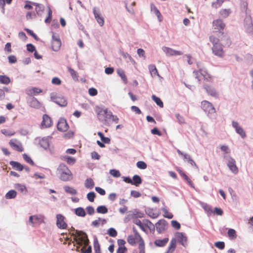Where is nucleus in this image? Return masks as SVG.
Returning <instances> with one entry per match:
<instances>
[{"mask_svg": "<svg viewBox=\"0 0 253 253\" xmlns=\"http://www.w3.org/2000/svg\"><path fill=\"white\" fill-rule=\"evenodd\" d=\"M95 112L99 121L101 122H105L109 124L110 122L116 124L119 123V119L116 115L113 114L112 112L109 110L108 108H104L99 106H96Z\"/></svg>", "mask_w": 253, "mask_h": 253, "instance_id": "1", "label": "nucleus"}, {"mask_svg": "<svg viewBox=\"0 0 253 253\" xmlns=\"http://www.w3.org/2000/svg\"><path fill=\"white\" fill-rule=\"evenodd\" d=\"M74 230L76 233H72V236L74 237V240L76 241V244L78 245L76 247V251L78 252H80V248L83 245L86 246H88L89 243V240L88 238L87 235L85 232L82 230Z\"/></svg>", "mask_w": 253, "mask_h": 253, "instance_id": "2", "label": "nucleus"}, {"mask_svg": "<svg viewBox=\"0 0 253 253\" xmlns=\"http://www.w3.org/2000/svg\"><path fill=\"white\" fill-rule=\"evenodd\" d=\"M210 42L213 44L212 51L213 53L218 57H223L224 52L222 48V45L219 43V39L212 35L209 38Z\"/></svg>", "mask_w": 253, "mask_h": 253, "instance_id": "3", "label": "nucleus"}, {"mask_svg": "<svg viewBox=\"0 0 253 253\" xmlns=\"http://www.w3.org/2000/svg\"><path fill=\"white\" fill-rule=\"evenodd\" d=\"M50 100L61 107H65L67 105V101L62 95H58L56 92H51L50 94Z\"/></svg>", "mask_w": 253, "mask_h": 253, "instance_id": "4", "label": "nucleus"}, {"mask_svg": "<svg viewBox=\"0 0 253 253\" xmlns=\"http://www.w3.org/2000/svg\"><path fill=\"white\" fill-rule=\"evenodd\" d=\"M58 170L60 172V179L61 180L66 181L70 180L71 172L65 164H60Z\"/></svg>", "mask_w": 253, "mask_h": 253, "instance_id": "5", "label": "nucleus"}, {"mask_svg": "<svg viewBox=\"0 0 253 253\" xmlns=\"http://www.w3.org/2000/svg\"><path fill=\"white\" fill-rule=\"evenodd\" d=\"M212 25L214 29L218 30L217 32H218L217 35L218 38H220V35L222 36L224 34L223 30L225 25L221 19H218L213 20L212 22Z\"/></svg>", "mask_w": 253, "mask_h": 253, "instance_id": "6", "label": "nucleus"}, {"mask_svg": "<svg viewBox=\"0 0 253 253\" xmlns=\"http://www.w3.org/2000/svg\"><path fill=\"white\" fill-rule=\"evenodd\" d=\"M225 158L228 162L227 166L229 169L234 174H237L238 172V169L236 165V161L234 159L230 156H224Z\"/></svg>", "mask_w": 253, "mask_h": 253, "instance_id": "7", "label": "nucleus"}, {"mask_svg": "<svg viewBox=\"0 0 253 253\" xmlns=\"http://www.w3.org/2000/svg\"><path fill=\"white\" fill-rule=\"evenodd\" d=\"M50 137H44L42 139H39V144L41 147L43 148L44 150H48L49 153L51 155L54 153V149L52 148H50L49 146V138Z\"/></svg>", "mask_w": 253, "mask_h": 253, "instance_id": "8", "label": "nucleus"}, {"mask_svg": "<svg viewBox=\"0 0 253 253\" xmlns=\"http://www.w3.org/2000/svg\"><path fill=\"white\" fill-rule=\"evenodd\" d=\"M202 109L208 114H212L215 113V109L212 104L210 102L204 100L201 102Z\"/></svg>", "mask_w": 253, "mask_h": 253, "instance_id": "9", "label": "nucleus"}, {"mask_svg": "<svg viewBox=\"0 0 253 253\" xmlns=\"http://www.w3.org/2000/svg\"><path fill=\"white\" fill-rule=\"evenodd\" d=\"M155 226L158 233L161 234L167 229L168 222L165 219H161L155 224Z\"/></svg>", "mask_w": 253, "mask_h": 253, "instance_id": "10", "label": "nucleus"}, {"mask_svg": "<svg viewBox=\"0 0 253 253\" xmlns=\"http://www.w3.org/2000/svg\"><path fill=\"white\" fill-rule=\"evenodd\" d=\"M203 88L206 90L208 95L212 96L215 98H218V92L216 90V89L214 87L211 86L208 84H204Z\"/></svg>", "mask_w": 253, "mask_h": 253, "instance_id": "11", "label": "nucleus"}, {"mask_svg": "<svg viewBox=\"0 0 253 253\" xmlns=\"http://www.w3.org/2000/svg\"><path fill=\"white\" fill-rule=\"evenodd\" d=\"M232 126L235 129L236 132L240 135L242 138L246 137V133L244 129L239 126V123L235 121L232 122Z\"/></svg>", "mask_w": 253, "mask_h": 253, "instance_id": "12", "label": "nucleus"}, {"mask_svg": "<svg viewBox=\"0 0 253 253\" xmlns=\"http://www.w3.org/2000/svg\"><path fill=\"white\" fill-rule=\"evenodd\" d=\"M9 144L13 149L18 151L22 152L24 150L22 143L16 139H12L9 142Z\"/></svg>", "mask_w": 253, "mask_h": 253, "instance_id": "13", "label": "nucleus"}, {"mask_svg": "<svg viewBox=\"0 0 253 253\" xmlns=\"http://www.w3.org/2000/svg\"><path fill=\"white\" fill-rule=\"evenodd\" d=\"M57 128L58 130L61 131H66L69 128L68 125L66 120L64 118H61L57 123Z\"/></svg>", "mask_w": 253, "mask_h": 253, "instance_id": "14", "label": "nucleus"}, {"mask_svg": "<svg viewBox=\"0 0 253 253\" xmlns=\"http://www.w3.org/2000/svg\"><path fill=\"white\" fill-rule=\"evenodd\" d=\"M56 225L60 228L64 229L67 227V224L64 221V216L61 214L56 215Z\"/></svg>", "mask_w": 253, "mask_h": 253, "instance_id": "15", "label": "nucleus"}, {"mask_svg": "<svg viewBox=\"0 0 253 253\" xmlns=\"http://www.w3.org/2000/svg\"><path fill=\"white\" fill-rule=\"evenodd\" d=\"M176 238L178 242L184 247L187 245V238L185 234L182 232H177Z\"/></svg>", "mask_w": 253, "mask_h": 253, "instance_id": "16", "label": "nucleus"}, {"mask_svg": "<svg viewBox=\"0 0 253 253\" xmlns=\"http://www.w3.org/2000/svg\"><path fill=\"white\" fill-rule=\"evenodd\" d=\"M52 125V120L51 118L46 114H44L42 116V121L41 126L42 127H49Z\"/></svg>", "mask_w": 253, "mask_h": 253, "instance_id": "17", "label": "nucleus"}, {"mask_svg": "<svg viewBox=\"0 0 253 253\" xmlns=\"http://www.w3.org/2000/svg\"><path fill=\"white\" fill-rule=\"evenodd\" d=\"M29 106L34 108H39L41 106L40 102L34 97H31L27 99Z\"/></svg>", "mask_w": 253, "mask_h": 253, "instance_id": "18", "label": "nucleus"}, {"mask_svg": "<svg viewBox=\"0 0 253 253\" xmlns=\"http://www.w3.org/2000/svg\"><path fill=\"white\" fill-rule=\"evenodd\" d=\"M93 12L98 23L100 26H102L104 25V20L103 17L101 16L99 10H97L95 8H94Z\"/></svg>", "mask_w": 253, "mask_h": 253, "instance_id": "19", "label": "nucleus"}, {"mask_svg": "<svg viewBox=\"0 0 253 253\" xmlns=\"http://www.w3.org/2000/svg\"><path fill=\"white\" fill-rule=\"evenodd\" d=\"M253 26V23L252 21V19L251 16V14H249L248 15H246L244 22V26L246 31L248 29L250 28V27Z\"/></svg>", "mask_w": 253, "mask_h": 253, "instance_id": "20", "label": "nucleus"}, {"mask_svg": "<svg viewBox=\"0 0 253 253\" xmlns=\"http://www.w3.org/2000/svg\"><path fill=\"white\" fill-rule=\"evenodd\" d=\"M240 5L241 11L245 13L246 15H248L249 14H251L248 10V3L247 0H240Z\"/></svg>", "mask_w": 253, "mask_h": 253, "instance_id": "21", "label": "nucleus"}, {"mask_svg": "<svg viewBox=\"0 0 253 253\" xmlns=\"http://www.w3.org/2000/svg\"><path fill=\"white\" fill-rule=\"evenodd\" d=\"M218 38L219 39V41L221 40L223 42V44L224 46L228 47L231 44V41L229 37L227 35H220V38Z\"/></svg>", "mask_w": 253, "mask_h": 253, "instance_id": "22", "label": "nucleus"}, {"mask_svg": "<svg viewBox=\"0 0 253 253\" xmlns=\"http://www.w3.org/2000/svg\"><path fill=\"white\" fill-rule=\"evenodd\" d=\"M142 182V180L141 177L139 175L136 174L132 177L131 184L136 186H138L140 184H141Z\"/></svg>", "mask_w": 253, "mask_h": 253, "instance_id": "23", "label": "nucleus"}, {"mask_svg": "<svg viewBox=\"0 0 253 253\" xmlns=\"http://www.w3.org/2000/svg\"><path fill=\"white\" fill-rule=\"evenodd\" d=\"M148 68L150 71V73L151 74V75L152 77H154L156 76H157L159 77H160V75L159 74V73L158 72V70L156 67V66L153 64L149 65L148 66Z\"/></svg>", "mask_w": 253, "mask_h": 253, "instance_id": "24", "label": "nucleus"}, {"mask_svg": "<svg viewBox=\"0 0 253 253\" xmlns=\"http://www.w3.org/2000/svg\"><path fill=\"white\" fill-rule=\"evenodd\" d=\"M61 45V42L60 39H56L55 41L52 42V48L53 50L57 51L59 50Z\"/></svg>", "mask_w": 253, "mask_h": 253, "instance_id": "25", "label": "nucleus"}, {"mask_svg": "<svg viewBox=\"0 0 253 253\" xmlns=\"http://www.w3.org/2000/svg\"><path fill=\"white\" fill-rule=\"evenodd\" d=\"M93 247L95 253H101L100 244L96 236L93 238Z\"/></svg>", "mask_w": 253, "mask_h": 253, "instance_id": "26", "label": "nucleus"}, {"mask_svg": "<svg viewBox=\"0 0 253 253\" xmlns=\"http://www.w3.org/2000/svg\"><path fill=\"white\" fill-rule=\"evenodd\" d=\"M9 164L17 170L22 171L24 169V166L18 162L10 161Z\"/></svg>", "mask_w": 253, "mask_h": 253, "instance_id": "27", "label": "nucleus"}, {"mask_svg": "<svg viewBox=\"0 0 253 253\" xmlns=\"http://www.w3.org/2000/svg\"><path fill=\"white\" fill-rule=\"evenodd\" d=\"M168 241H169V238H165L163 239V240H160V239L156 240L155 241L154 244L156 246H158V247H164L166 245V244L168 242Z\"/></svg>", "mask_w": 253, "mask_h": 253, "instance_id": "28", "label": "nucleus"}, {"mask_svg": "<svg viewBox=\"0 0 253 253\" xmlns=\"http://www.w3.org/2000/svg\"><path fill=\"white\" fill-rule=\"evenodd\" d=\"M179 173L180 175L183 177V178L187 182L188 184L191 187L194 188V185L192 181L188 177V176L181 170H179Z\"/></svg>", "mask_w": 253, "mask_h": 253, "instance_id": "29", "label": "nucleus"}, {"mask_svg": "<svg viewBox=\"0 0 253 253\" xmlns=\"http://www.w3.org/2000/svg\"><path fill=\"white\" fill-rule=\"evenodd\" d=\"M75 213L78 216L84 217L86 215L85 211L83 208L79 207L75 209Z\"/></svg>", "mask_w": 253, "mask_h": 253, "instance_id": "30", "label": "nucleus"}, {"mask_svg": "<svg viewBox=\"0 0 253 253\" xmlns=\"http://www.w3.org/2000/svg\"><path fill=\"white\" fill-rule=\"evenodd\" d=\"M94 186V182L91 178H87L84 182V186L85 188L91 189Z\"/></svg>", "mask_w": 253, "mask_h": 253, "instance_id": "31", "label": "nucleus"}, {"mask_svg": "<svg viewBox=\"0 0 253 253\" xmlns=\"http://www.w3.org/2000/svg\"><path fill=\"white\" fill-rule=\"evenodd\" d=\"M200 72L204 77L205 80L209 81L208 78H211V75L208 73L205 68H199Z\"/></svg>", "mask_w": 253, "mask_h": 253, "instance_id": "32", "label": "nucleus"}, {"mask_svg": "<svg viewBox=\"0 0 253 253\" xmlns=\"http://www.w3.org/2000/svg\"><path fill=\"white\" fill-rule=\"evenodd\" d=\"M17 192L14 190H10L5 195L6 199H11L15 198L17 196Z\"/></svg>", "mask_w": 253, "mask_h": 253, "instance_id": "33", "label": "nucleus"}, {"mask_svg": "<svg viewBox=\"0 0 253 253\" xmlns=\"http://www.w3.org/2000/svg\"><path fill=\"white\" fill-rule=\"evenodd\" d=\"M183 159L184 160H187V162L192 166H195L197 168H198V166H197L195 162L194 161V160L191 158L190 155L188 154H185L184 155Z\"/></svg>", "mask_w": 253, "mask_h": 253, "instance_id": "34", "label": "nucleus"}, {"mask_svg": "<svg viewBox=\"0 0 253 253\" xmlns=\"http://www.w3.org/2000/svg\"><path fill=\"white\" fill-rule=\"evenodd\" d=\"M145 225L149 228L151 232L154 233L155 230V226L153 223L148 219L144 220Z\"/></svg>", "mask_w": 253, "mask_h": 253, "instance_id": "35", "label": "nucleus"}, {"mask_svg": "<svg viewBox=\"0 0 253 253\" xmlns=\"http://www.w3.org/2000/svg\"><path fill=\"white\" fill-rule=\"evenodd\" d=\"M64 189L66 193H69L71 195H76L77 193L76 189L69 186H65L64 187Z\"/></svg>", "mask_w": 253, "mask_h": 253, "instance_id": "36", "label": "nucleus"}, {"mask_svg": "<svg viewBox=\"0 0 253 253\" xmlns=\"http://www.w3.org/2000/svg\"><path fill=\"white\" fill-rule=\"evenodd\" d=\"M68 69L73 80L75 81H78L79 76L77 72L71 67H68Z\"/></svg>", "mask_w": 253, "mask_h": 253, "instance_id": "37", "label": "nucleus"}, {"mask_svg": "<svg viewBox=\"0 0 253 253\" xmlns=\"http://www.w3.org/2000/svg\"><path fill=\"white\" fill-rule=\"evenodd\" d=\"M14 188L18 189L21 192H25V194L27 192L26 187L24 185H22L20 183H16L14 184Z\"/></svg>", "mask_w": 253, "mask_h": 253, "instance_id": "38", "label": "nucleus"}, {"mask_svg": "<svg viewBox=\"0 0 253 253\" xmlns=\"http://www.w3.org/2000/svg\"><path fill=\"white\" fill-rule=\"evenodd\" d=\"M117 73L119 75V76L121 78L122 80L123 81L125 84H127V80L126 77L125 75V72L124 70L122 69L117 70Z\"/></svg>", "mask_w": 253, "mask_h": 253, "instance_id": "39", "label": "nucleus"}, {"mask_svg": "<svg viewBox=\"0 0 253 253\" xmlns=\"http://www.w3.org/2000/svg\"><path fill=\"white\" fill-rule=\"evenodd\" d=\"M152 98L160 107L163 108L164 107L163 102L159 97L156 96L155 95H152Z\"/></svg>", "mask_w": 253, "mask_h": 253, "instance_id": "40", "label": "nucleus"}, {"mask_svg": "<svg viewBox=\"0 0 253 253\" xmlns=\"http://www.w3.org/2000/svg\"><path fill=\"white\" fill-rule=\"evenodd\" d=\"M10 82V79L8 77L5 75L0 76V83L4 84H8Z\"/></svg>", "mask_w": 253, "mask_h": 253, "instance_id": "41", "label": "nucleus"}, {"mask_svg": "<svg viewBox=\"0 0 253 253\" xmlns=\"http://www.w3.org/2000/svg\"><path fill=\"white\" fill-rule=\"evenodd\" d=\"M176 240L175 238H172L169 244V246L168 248V249H169V251L171 250V253H172L174 250H175L176 248Z\"/></svg>", "mask_w": 253, "mask_h": 253, "instance_id": "42", "label": "nucleus"}, {"mask_svg": "<svg viewBox=\"0 0 253 253\" xmlns=\"http://www.w3.org/2000/svg\"><path fill=\"white\" fill-rule=\"evenodd\" d=\"M97 212L99 213L105 214L108 212V209L105 206H98L96 209Z\"/></svg>", "mask_w": 253, "mask_h": 253, "instance_id": "43", "label": "nucleus"}, {"mask_svg": "<svg viewBox=\"0 0 253 253\" xmlns=\"http://www.w3.org/2000/svg\"><path fill=\"white\" fill-rule=\"evenodd\" d=\"M145 211L147 215L152 218H156L158 216V214L155 213L151 209L148 208L145 210Z\"/></svg>", "mask_w": 253, "mask_h": 253, "instance_id": "44", "label": "nucleus"}, {"mask_svg": "<svg viewBox=\"0 0 253 253\" xmlns=\"http://www.w3.org/2000/svg\"><path fill=\"white\" fill-rule=\"evenodd\" d=\"M227 234L230 239H235L237 237L236 231L233 229H229L228 230Z\"/></svg>", "mask_w": 253, "mask_h": 253, "instance_id": "45", "label": "nucleus"}, {"mask_svg": "<svg viewBox=\"0 0 253 253\" xmlns=\"http://www.w3.org/2000/svg\"><path fill=\"white\" fill-rule=\"evenodd\" d=\"M163 50L168 56L174 55V50L172 49V48L167 47H164L163 48Z\"/></svg>", "mask_w": 253, "mask_h": 253, "instance_id": "46", "label": "nucleus"}, {"mask_svg": "<svg viewBox=\"0 0 253 253\" xmlns=\"http://www.w3.org/2000/svg\"><path fill=\"white\" fill-rule=\"evenodd\" d=\"M161 210L164 213V214L163 215L165 217L169 219L172 218L173 214L169 212L166 208H162Z\"/></svg>", "mask_w": 253, "mask_h": 253, "instance_id": "47", "label": "nucleus"}, {"mask_svg": "<svg viewBox=\"0 0 253 253\" xmlns=\"http://www.w3.org/2000/svg\"><path fill=\"white\" fill-rule=\"evenodd\" d=\"M127 242L131 246H134L136 244V238L134 236L130 235L127 237Z\"/></svg>", "mask_w": 253, "mask_h": 253, "instance_id": "48", "label": "nucleus"}, {"mask_svg": "<svg viewBox=\"0 0 253 253\" xmlns=\"http://www.w3.org/2000/svg\"><path fill=\"white\" fill-rule=\"evenodd\" d=\"M35 9L36 11V14L41 17L44 10V6L43 5L41 4L39 6L36 7Z\"/></svg>", "mask_w": 253, "mask_h": 253, "instance_id": "49", "label": "nucleus"}, {"mask_svg": "<svg viewBox=\"0 0 253 253\" xmlns=\"http://www.w3.org/2000/svg\"><path fill=\"white\" fill-rule=\"evenodd\" d=\"M230 13L231 10L230 9H222L220 11V15L224 18L228 17Z\"/></svg>", "mask_w": 253, "mask_h": 253, "instance_id": "50", "label": "nucleus"}, {"mask_svg": "<svg viewBox=\"0 0 253 253\" xmlns=\"http://www.w3.org/2000/svg\"><path fill=\"white\" fill-rule=\"evenodd\" d=\"M224 1V0H216L215 1L212 3L211 6L216 9L220 7Z\"/></svg>", "mask_w": 253, "mask_h": 253, "instance_id": "51", "label": "nucleus"}, {"mask_svg": "<svg viewBox=\"0 0 253 253\" xmlns=\"http://www.w3.org/2000/svg\"><path fill=\"white\" fill-rule=\"evenodd\" d=\"M133 231L134 233V237L136 238V241H138V243L141 242L142 241H144L139 233L136 230L135 227H133Z\"/></svg>", "mask_w": 253, "mask_h": 253, "instance_id": "52", "label": "nucleus"}, {"mask_svg": "<svg viewBox=\"0 0 253 253\" xmlns=\"http://www.w3.org/2000/svg\"><path fill=\"white\" fill-rule=\"evenodd\" d=\"M65 160L69 165H73L75 163L76 161V159L75 158L68 156H66L65 157Z\"/></svg>", "mask_w": 253, "mask_h": 253, "instance_id": "53", "label": "nucleus"}, {"mask_svg": "<svg viewBox=\"0 0 253 253\" xmlns=\"http://www.w3.org/2000/svg\"><path fill=\"white\" fill-rule=\"evenodd\" d=\"M108 234L112 237H115L117 235V232L114 228H110L108 230Z\"/></svg>", "mask_w": 253, "mask_h": 253, "instance_id": "54", "label": "nucleus"}, {"mask_svg": "<svg viewBox=\"0 0 253 253\" xmlns=\"http://www.w3.org/2000/svg\"><path fill=\"white\" fill-rule=\"evenodd\" d=\"M23 158L24 160L28 163L34 166L35 165L33 161L26 154L24 153L23 154Z\"/></svg>", "mask_w": 253, "mask_h": 253, "instance_id": "55", "label": "nucleus"}, {"mask_svg": "<svg viewBox=\"0 0 253 253\" xmlns=\"http://www.w3.org/2000/svg\"><path fill=\"white\" fill-rule=\"evenodd\" d=\"M95 196L96 194L94 192H90L87 194V198L91 202L94 201Z\"/></svg>", "mask_w": 253, "mask_h": 253, "instance_id": "56", "label": "nucleus"}, {"mask_svg": "<svg viewBox=\"0 0 253 253\" xmlns=\"http://www.w3.org/2000/svg\"><path fill=\"white\" fill-rule=\"evenodd\" d=\"M110 173L115 177H119L121 176V173L119 170L112 169L110 170Z\"/></svg>", "mask_w": 253, "mask_h": 253, "instance_id": "57", "label": "nucleus"}, {"mask_svg": "<svg viewBox=\"0 0 253 253\" xmlns=\"http://www.w3.org/2000/svg\"><path fill=\"white\" fill-rule=\"evenodd\" d=\"M137 168L140 169H145L147 168V164L143 161H138L136 163Z\"/></svg>", "mask_w": 253, "mask_h": 253, "instance_id": "58", "label": "nucleus"}, {"mask_svg": "<svg viewBox=\"0 0 253 253\" xmlns=\"http://www.w3.org/2000/svg\"><path fill=\"white\" fill-rule=\"evenodd\" d=\"M175 116L177 119V121L180 124L185 123L184 118L179 114H176Z\"/></svg>", "mask_w": 253, "mask_h": 253, "instance_id": "59", "label": "nucleus"}, {"mask_svg": "<svg viewBox=\"0 0 253 253\" xmlns=\"http://www.w3.org/2000/svg\"><path fill=\"white\" fill-rule=\"evenodd\" d=\"M151 9L154 10V13L156 14V15L159 18L160 16L161 15V14L159 10L158 9V8L153 4H151Z\"/></svg>", "mask_w": 253, "mask_h": 253, "instance_id": "60", "label": "nucleus"}, {"mask_svg": "<svg viewBox=\"0 0 253 253\" xmlns=\"http://www.w3.org/2000/svg\"><path fill=\"white\" fill-rule=\"evenodd\" d=\"M27 20L35 18L36 17V14L34 12H28L26 15Z\"/></svg>", "mask_w": 253, "mask_h": 253, "instance_id": "61", "label": "nucleus"}, {"mask_svg": "<svg viewBox=\"0 0 253 253\" xmlns=\"http://www.w3.org/2000/svg\"><path fill=\"white\" fill-rule=\"evenodd\" d=\"M214 245L216 248H217L220 250H223L225 247L224 243L223 242H221V241H218V242H215L214 244Z\"/></svg>", "mask_w": 253, "mask_h": 253, "instance_id": "62", "label": "nucleus"}, {"mask_svg": "<svg viewBox=\"0 0 253 253\" xmlns=\"http://www.w3.org/2000/svg\"><path fill=\"white\" fill-rule=\"evenodd\" d=\"M171 226L175 229L178 230L180 228V223L176 220H172L171 221Z\"/></svg>", "mask_w": 253, "mask_h": 253, "instance_id": "63", "label": "nucleus"}, {"mask_svg": "<svg viewBox=\"0 0 253 253\" xmlns=\"http://www.w3.org/2000/svg\"><path fill=\"white\" fill-rule=\"evenodd\" d=\"M139 243V253H145V244L144 241Z\"/></svg>", "mask_w": 253, "mask_h": 253, "instance_id": "64", "label": "nucleus"}]
</instances>
